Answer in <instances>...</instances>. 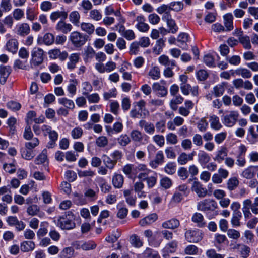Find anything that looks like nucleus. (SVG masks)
Segmentation results:
<instances>
[{"label": "nucleus", "mask_w": 258, "mask_h": 258, "mask_svg": "<svg viewBox=\"0 0 258 258\" xmlns=\"http://www.w3.org/2000/svg\"><path fill=\"white\" fill-rule=\"evenodd\" d=\"M74 219L75 216L74 214L72 212H69L67 215H63L57 219V225L62 229H72L76 226Z\"/></svg>", "instance_id": "1"}, {"label": "nucleus", "mask_w": 258, "mask_h": 258, "mask_svg": "<svg viewBox=\"0 0 258 258\" xmlns=\"http://www.w3.org/2000/svg\"><path fill=\"white\" fill-rule=\"evenodd\" d=\"M239 116V113L237 111H226L222 115L221 120L223 124L225 126L232 127L236 124L238 120Z\"/></svg>", "instance_id": "2"}, {"label": "nucleus", "mask_w": 258, "mask_h": 258, "mask_svg": "<svg viewBox=\"0 0 258 258\" xmlns=\"http://www.w3.org/2000/svg\"><path fill=\"white\" fill-rule=\"evenodd\" d=\"M87 37V35L78 31H73L70 34L69 40L74 47L80 48L85 44Z\"/></svg>", "instance_id": "3"}, {"label": "nucleus", "mask_w": 258, "mask_h": 258, "mask_svg": "<svg viewBox=\"0 0 258 258\" xmlns=\"http://www.w3.org/2000/svg\"><path fill=\"white\" fill-rule=\"evenodd\" d=\"M218 207L217 203L212 199H205L197 204V209L203 212L213 211L217 209Z\"/></svg>", "instance_id": "4"}, {"label": "nucleus", "mask_w": 258, "mask_h": 258, "mask_svg": "<svg viewBox=\"0 0 258 258\" xmlns=\"http://www.w3.org/2000/svg\"><path fill=\"white\" fill-rule=\"evenodd\" d=\"M185 239L190 243H197L203 237V233L199 229H190L186 231Z\"/></svg>", "instance_id": "5"}, {"label": "nucleus", "mask_w": 258, "mask_h": 258, "mask_svg": "<svg viewBox=\"0 0 258 258\" xmlns=\"http://www.w3.org/2000/svg\"><path fill=\"white\" fill-rule=\"evenodd\" d=\"M31 66H39L43 61V50L39 48H34L31 52Z\"/></svg>", "instance_id": "6"}, {"label": "nucleus", "mask_w": 258, "mask_h": 258, "mask_svg": "<svg viewBox=\"0 0 258 258\" xmlns=\"http://www.w3.org/2000/svg\"><path fill=\"white\" fill-rule=\"evenodd\" d=\"M187 186L186 184L179 185L176 189V191L173 196V200L176 203L181 201L184 197H186L188 194Z\"/></svg>", "instance_id": "7"}, {"label": "nucleus", "mask_w": 258, "mask_h": 258, "mask_svg": "<svg viewBox=\"0 0 258 258\" xmlns=\"http://www.w3.org/2000/svg\"><path fill=\"white\" fill-rule=\"evenodd\" d=\"M191 189L193 192H195L199 198H204L208 194L207 189L198 181H195L193 182Z\"/></svg>", "instance_id": "8"}, {"label": "nucleus", "mask_w": 258, "mask_h": 258, "mask_svg": "<svg viewBox=\"0 0 258 258\" xmlns=\"http://www.w3.org/2000/svg\"><path fill=\"white\" fill-rule=\"evenodd\" d=\"M64 20L58 21L56 25L55 29L58 32L66 34L72 31L73 26L72 24L67 23Z\"/></svg>", "instance_id": "9"}, {"label": "nucleus", "mask_w": 258, "mask_h": 258, "mask_svg": "<svg viewBox=\"0 0 258 258\" xmlns=\"http://www.w3.org/2000/svg\"><path fill=\"white\" fill-rule=\"evenodd\" d=\"M48 55L50 58L56 59L59 58L63 61L67 59L68 54L66 51L61 52L59 49H54L49 50Z\"/></svg>", "instance_id": "10"}, {"label": "nucleus", "mask_w": 258, "mask_h": 258, "mask_svg": "<svg viewBox=\"0 0 258 258\" xmlns=\"http://www.w3.org/2000/svg\"><path fill=\"white\" fill-rule=\"evenodd\" d=\"M55 41V37L52 33H46L41 37H39L37 39L38 44L44 43L45 45L49 46L54 43Z\"/></svg>", "instance_id": "11"}, {"label": "nucleus", "mask_w": 258, "mask_h": 258, "mask_svg": "<svg viewBox=\"0 0 258 258\" xmlns=\"http://www.w3.org/2000/svg\"><path fill=\"white\" fill-rule=\"evenodd\" d=\"M139 125L148 134L153 135L155 133V125L151 122H147L145 120H141L139 122Z\"/></svg>", "instance_id": "12"}, {"label": "nucleus", "mask_w": 258, "mask_h": 258, "mask_svg": "<svg viewBox=\"0 0 258 258\" xmlns=\"http://www.w3.org/2000/svg\"><path fill=\"white\" fill-rule=\"evenodd\" d=\"M158 219V215L156 213H152L140 220L139 224L145 227L153 223Z\"/></svg>", "instance_id": "13"}, {"label": "nucleus", "mask_w": 258, "mask_h": 258, "mask_svg": "<svg viewBox=\"0 0 258 258\" xmlns=\"http://www.w3.org/2000/svg\"><path fill=\"white\" fill-rule=\"evenodd\" d=\"M30 32V26L26 23H21L17 26L16 33L18 35L24 37L28 35Z\"/></svg>", "instance_id": "14"}, {"label": "nucleus", "mask_w": 258, "mask_h": 258, "mask_svg": "<svg viewBox=\"0 0 258 258\" xmlns=\"http://www.w3.org/2000/svg\"><path fill=\"white\" fill-rule=\"evenodd\" d=\"M228 154V150L225 147H221L220 149L217 151L215 156L213 158L214 160L218 163H221L225 160Z\"/></svg>", "instance_id": "15"}, {"label": "nucleus", "mask_w": 258, "mask_h": 258, "mask_svg": "<svg viewBox=\"0 0 258 258\" xmlns=\"http://www.w3.org/2000/svg\"><path fill=\"white\" fill-rule=\"evenodd\" d=\"M209 122L211 128L214 130L219 131L223 127L222 124L220 122L219 117L216 115H210Z\"/></svg>", "instance_id": "16"}, {"label": "nucleus", "mask_w": 258, "mask_h": 258, "mask_svg": "<svg viewBox=\"0 0 258 258\" xmlns=\"http://www.w3.org/2000/svg\"><path fill=\"white\" fill-rule=\"evenodd\" d=\"M137 24L136 28L141 32H145L149 30V26L145 22V19L143 16H138L136 17Z\"/></svg>", "instance_id": "17"}, {"label": "nucleus", "mask_w": 258, "mask_h": 258, "mask_svg": "<svg viewBox=\"0 0 258 258\" xmlns=\"http://www.w3.org/2000/svg\"><path fill=\"white\" fill-rule=\"evenodd\" d=\"M11 72V69L9 66H0V83L4 84L7 81Z\"/></svg>", "instance_id": "18"}, {"label": "nucleus", "mask_w": 258, "mask_h": 258, "mask_svg": "<svg viewBox=\"0 0 258 258\" xmlns=\"http://www.w3.org/2000/svg\"><path fill=\"white\" fill-rule=\"evenodd\" d=\"M180 225L179 221L176 218H172L162 223V227L164 229H175Z\"/></svg>", "instance_id": "19"}, {"label": "nucleus", "mask_w": 258, "mask_h": 258, "mask_svg": "<svg viewBox=\"0 0 258 258\" xmlns=\"http://www.w3.org/2000/svg\"><path fill=\"white\" fill-rule=\"evenodd\" d=\"M211 160L209 155L204 151L200 150L198 154V161L201 166H205Z\"/></svg>", "instance_id": "20"}, {"label": "nucleus", "mask_w": 258, "mask_h": 258, "mask_svg": "<svg viewBox=\"0 0 258 258\" xmlns=\"http://www.w3.org/2000/svg\"><path fill=\"white\" fill-rule=\"evenodd\" d=\"M124 177L122 175L115 173L112 179V183L116 188H120L123 186Z\"/></svg>", "instance_id": "21"}, {"label": "nucleus", "mask_w": 258, "mask_h": 258, "mask_svg": "<svg viewBox=\"0 0 258 258\" xmlns=\"http://www.w3.org/2000/svg\"><path fill=\"white\" fill-rule=\"evenodd\" d=\"M21 154L22 157L27 160H31L36 155L35 150L25 147L21 149Z\"/></svg>", "instance_id": "22"}, {"label": "nucleus", "mask_w": 258, "mask_h": 258, "mask_svg": "<svg viewBox=\"0 0 258 258\" xmlns=\"http://www.w3.org/2000/svg\"><path fill=\"white\" fill-rule=\"evenodd\" d=\"M224 24L226 31H231L234 28L233 17L231 13H227L224 15Z\"/></svg>", "instance_id": "23"}, {"label": "nucleus", "mask_w": 258, "mask_h": 258, "mask_svg": "<svg viewBox=\"0 0 258 258\" xmlns=\"http://www.w3.org/2000/svg\"><path fill=\"white\" fill-rule=\"evenodd\" d=\"M80 59V54L79 53H74L70 55L69 57V61L67 63V68L70 70H72L75 68L77 63Z\"/></svg>", "instance_id": "24"}, {"label": "nucleus", "mask_w": 258, "mask_h": 258, "mask_svg": "<svg viewBox=\"0 0 258 258\" xmlns=\"http://www.w3.org/2000/svg\"><path fill=\"white\" fill-rule=\"evenodd\" d=\"M191 220L193 222L197 224L198 227L202 228L205 226L206 222L202 214L200 213H195L192 216Z\"/></svg>", "instance_id": "25"}, {"label": "nucleus", "mask_w": 258, "mask_h": 258, "mask_svg": "<svg viewBox=\"0 0 258 258\" xmlns=\"http://www.w3.org/2000/svg\"><path fill=\"white\" fill-rule=\"evenodd\" d=\"M144 136L146 137V135H143L141 132L138 130H133L130 133L131 140L132 139L134 142L140 144H144L143 143Z\"/></svg>", "instance_id": "26"}, {"label": "nucleus", "mask_w": 258, "mask_h": 258, "mask_svg": "<svg viewBox=\"0 0 258 258\" xmlns=\"http://www.w3.org/2000/svg\"><path fill=\"white\" fill-rule=\"evenodd\" d=\"M230 72L233 76H234V74H236L237 75L241 76L244 78L248 79L252 76L251 72L245 68H239L235 71L231 70Z\"/></svg>", "instance_id": "27"}, {"label": "nucleus", "mask_w": 258, "mask_h": 258, "mask_svg": "<svg viewBox=\"0 0 258 258\" xmlns=\"http://www.w3.org/2000/svg\"><path fill=\"white\" fill-rule=\"evenodd\" d=\"M68 17V13L64 11H56L53 12L50 15V19L52 22L56 21L60 18L61 20H66Z\"/></svg>", "instance_id": "28"}, {"label": "nucleus", "mask_w": 258, "mask_h": 258, "mask_svg": "<svg viewBox=\"0 0 258 258\" xmlns=\"http://www.w3.org/2000/svg\"><path fill=\"white\" fill-rule=\"evenodd\" d=\"M152 89L154 91L157 92L158 95L160 97H164L167 94V89L159 83H154L152 85Z\"/></svg>", "instance_id": "29"}, {"label": "nucleus", "mask_w": 258, "mask_h": 258, "mask_svg": "<svg viewBox=\"0 0 258 258\" xmlns=\"http://www.w3.org/2000/svg\"><path fill=\"white\" fill-rule=\"evenodd\" d=\"M35 243L32 241H24L21 243L20 248L22 251L28 252L34 249Z\"/></svg>", "instance_id": "30"}, {"label": "nucleus", "mask_w": 258, "mask_h": 258, "mask_svg": "<svg viewBox=\"0 0 258 258\" xmlns=\"http://www.w3.org/2000/svg\"><path fill=\"white\" fill-rule=\"evenodd\" d=\"M80 15L77 11H74L70 13L69 16V18L70 22L74 26L79 27L80 24Z\"/></svg>", "instance_id": "31"}, {"label": "nucleus", "mask_w": 258, "mask_h": 258, "mask_svg": "<svg viewBox=\"0 0 258 258\" xmlns=\"http://www.w3.org/2000/svg\"><path fill=\"white\" fill-rule=\"evenodd\" d=\"M81 29L89 35L92 34L95 31V26L91 23L82 22L80 24Z\"/></svg>", "instance_id": "32"}, {"label": "nucleus", "mask_w": 258, "mask_h": 258, "mask_svg": "<svg viewBox=\"0 0 258 258\" xmlns=\"http://www.w3.org/2000/svg\"><path fill=\"white\" fill-rule=\"evenodd\" d=\"M74 249L72 247L63 248L59 254V258H72L74 256Z\"/></svg>", "instance_id": "33"}, {"label": "nucleus", "mask_w": 258, "mask_h": 258, "mask_svg": "<svg viewBox=\"0 0 258 258\" xmlns=\"http://www.w3.org/2000/svg\"><path fill=\"white\" fill-rule=\"evenodd\" d=\"M18 43L16 39H10L6 44V47L8 51L15 53L18 50Z\"/></svg>", "instance_id": "34"}, {"label": "nucleus", "mask_w": 258, "mask_h": 258, "mask_svg": "<svg viewBox=\"0 0 258 258\" xmlns=\"http://www.w3.org/2000/svg\"><path fill=\"white\" fill-rule=\"evenodd\" d=\"M254 168L255 167L252 166L245 168L241 173L242 177L248 179H252L255 176Z\"/></svg>", "instance_id": "35"}, {"label": "nucleus", "mask_w": 258, "mask_h": 258, "mask_svg": "<svg viewBox=\"0 0 258 258\" xmlns=\"http://www.w3.org/2000/svg\"><path fill=\"white\" fill-rule=\"evenodd\" d=\"M102 159L103 162L107 168L110 170H112L114 168L116 164L110 157L104 154L102 156Z\"/></svg>", "instance_id": "36"}, {"label": "nucleus", "mask_w": 258, "mask_h": 258, "mask_svg": "<svg viewBox=\"0 0 258 258\" xmlns=\"http://www.w3.org/2000/svg\"><path fill=\"white\" fill-rule=\"evenodd\" d=\"M148 74L153 80H158L161 76L160 70L158 66H154L150 69Z\"/></svg>", "instance_id": "37"}, {"label": "nucleus", "mask_w": 258, "mask_h": 258, "mask_svg": "<svg viewBox=\"0 0 258 258\" xmlns=\"http://www.w3.org/2000/svg\"><path fill=\"white\" fill-rule=\"evenodd\" d=\"M159 63L165 66H175V61L174 60H170L169 57L165 55H162L158 58Z\"/></svg>", "instance_id": "38"}, {"label": "nucleus", "mask_w": 258, "mask_h": 258, "mask_svg": "<svg viewBox=\"0 0 258 258\" xmlns=\"http://www.w3.org/2000/svg\"><path fill=\"white\" fill-rule=\"evenodd\" d=\"M134 107L137 108L139 110L143 113L144 116H148L149 115V111L146 109V102L143 100H141L138 102L134 103Z\"/></svg>", "instance_id": "39"}, {"label": "nucleus", "mask_w": 258, "mask_h": 258, "mask_svg": "<svg viewBox=\"0 0 258 258\" xmlns=\"http://www.w3.org/2000/svg\"><path fill=\"white\" fill-rule=\"evenodd\" d=\"M239 181L237 177H233L229 178L227 182V189L230 191L235 189L238 186Z\"/></svg>", "instance_id": "40"}, {"label": "nucleus", "mask_w": 258, "mask_h": 258, "mask_svg": "<svg viewBox=\"0 0 258 258\" xmlns=\"http://www.w3.org/2000/svg\"><path fill=\"white\" fill-rule=\"evenodd\" d=\"M98 179L101 191L104 194L109 192L111 189V186L107 183L104 178L100 177Z\"/></svg>", "instance_id": "41"}, {"label": "nucleus", "mask_w": 258, "mask_h": 258, "mask_svg": "<svg viewBox=\"0 0 258 258\" xmlns=\"http://www.w3.org/2000/svg\"><path fill=\"white\" fill-rule=\"evenodd\" d=\"M74 202L77 205H83L86 204V200L85 196L82 194L74 192L73 194Z\"/></svg>", "instance_id": "42"}, {"label": "nucleus", "mask_w": 258, "mask_h": 258, "mask_svg": "<svg viewBox=\"0 0 258 258\" xmlns=\"http://www.w3.org/2000/svg\"><path fill=\"white\" fill-rule=\"evenodd\" d=\"M131 142L130 137L125 134H121L117 138V142L121 146L125 147Z\"/></svg>", "instance_id": "43"}, {"label": "nucleus", "mask_w": 258, "mask_h": 258, "mask_svg": "<svg viewBox=\"0 0 258 258\" xmlns=\"http://www.w3.org/2000/svg\"><path fill=\"white\" fill-rule=\"evenodd\" d=\"M183 98L181 95L176 96L170 102L171 108L175 111L177 109V104H181L183 101Z\"/></svg>", "instance_id": "44"}, {"label": "nucleus", "mask_w": 258, "mask_h": 258, "mask_svg": "<svg viewBox=\"0 0 258 258\" xmlns=\"http://www.w3.org/2000/svg\"><path fill=\"white\" fill-rule=\"evenodd\" d=\"M130 242L133 246L136 248H140L143 244L142 240L136 234H133L131 236Z\"/></svg>", "instance_id": "45"}, {"label": "nucleus", "mask_w": 258, "mask_h": 258, "mask_svg": "<svg viewBox=\"0 0 258 258\" xmlns=\"http://www.w3.org/2000/svg\"><path fill=\"white\" fill-rule=\"evenodd\" d=\"M242 217V214L240 211L234 213L231 218V223L233 227H238L240 225V220Z\"/></svg>", "instance_id": "46"}, {"label": "nucleus", "mask_w": 258, "mask_h": 258, "mask_svg": "<svg viewBox=\"0 0 258 258\" xmlns=\"http://www.w3.org/2000/svg\"><path fill=\"white\" fill-rule=\"evenodd\" d=\"M239 42L242 45L244 48L250 49L251 48L250 38L247 35H243L239 39Z\"/></svg>", "instance_id": "47"}, {"label": "nucleus", "mask_w": 258, "mask_h": 258, "mask_svg": "<svg viewBox=\"0 0 258 258\" xmlns=\"http://www.w3.org/2000/svg\"><path fill=\"white\" fill-rule=\"evenodd\" d=\"M188 35L185 33H180L177 38L178 42L180 43L178 45L183 49H186V42L188 41Z\"/></svg>", "instance_id": "48"}, {"label": "nucleus", "mask_w": 258, "mask_h": 258, "mask_svg": "<svg viewBox=\"0 0 258 258\" xmlns=\"http://www.w3.org/2000/svg\"><path fill=\"white\" fill-rule=\"evenodd\" d=\"M47 160V151L44 149L41 154H40L35 159V163L36 164H41L44 163Z\"/></svg>", "instance_id": "49"}, {"label": "nucleus", "mask_w": 258, "mask_h": 258, "mask_svg": "<svg viewBox=\"0 0 258 258\" xmlns=\"http://www.w3.org/2000/svg\"><path fill=\"white\" fill-rule=\"evenodd\" d=\"M225 91V83H223L215 86L213 88V93L216 97L222 96Z\"/></svg>", "instance_id": "50"}, {"label": "nucleus", "mask_w": 258, "mask_h": 258, "mask_svg": "<svg viewBox=\"0 0 258 258\" xmlns=\"http://www.w3.org/2000/svg\"><path fill=\"white\" fill-rule=\"evenodd\" d=\"M89 17L94 21H99L102 19V15L98 10L93 9L90 11Z\"/></svg>", "instance_id": "51"}, {"label": "nucleus", "mask_w": 258, "mask_h": 258, "mask_svg": "<svg viewBox=\"0 0 258 258\" xmlns=\"http://www.w3.org/2000/svg\"><path fill=\"white\" fill-rule=\"evenodd\" d=\"M176 164L174 162H169L164 167V170L168 174L173 175L176 172Z\"/></svg>", "instance_id": "52"}, {"label": "nucleus", "mask_w": 258, "mask_h": 258, "mask_svg": "<svg viewBox=\"0 0 258 258\" xmlns=\"http://www.w3.org/2000/svg\"><path fill=\"white\" fill-rule=\"evenodd\" d=\"M143 254L146 258H160V255L157 251L150 248H147L144 252Z\"/></svg>", "instance_id": "53"}, {"label": "nucleus", "mask_w": 258, "mask_h": 258, "mask_svg": "<svg viewBox=\"0 0 258 258\" xmlns=\"http://www.w3.org/2000/svg\"><path fill=\"white\" fill-rule=\"evenodd\" d=\"M184 253L186 255H196L199 251V248L195 245H189L184 249Z\"/></svg>", "instance_id": "54"}, {"label": "nucleus", "mask_w": 258, "mask_h": 258, "mask_svg": "<svg viewBox=\"0 0 258 258\" xmlns=\"http://www.w3.org/2000/svg\"><path fill=\"white\" fill-rule=\"evenodd\" d=\"M58 102L60 104L63 105L67 108L73 109L75 107L74 102L67 98H60L59 99Z\"/></svg>", "instance_id": "55"}, {"label": "nucleus", "mask_w": 258, "mask_h": 258, "mask_svg": "<svg viewBox=\"0 0 258 258\" xmlns=\"http://www.w3.org/2000/svg\"><path fill=\"white\" fill-rule=\"evenodd\" d=\"M177 247V242L175 240H173L166 244L164 248V250L167 253H173L175 252Z\"/></svg>", "instance_id": "56"}, {"label": "nucleus", "mask_w": 258, "mask_h": 258, "mask_svg": "<svg viewBox=\"0 0 258 258\" xmlns=\"http://www.w3.org/2000/svg\"><path fill=\"white\" fill-rule=\"evenodd\" d=\"M227 136L226 132H222L216 134L214 136V141L217 144H220L226 139Z\"/></svg>", "instance_id": "57"}, {"label": "nucleus", "mask_w": 258, "mask_h": 258, "mask_svg": "<svg viewBox=\"0 0 258 258\" xmlns=\"http://www.w3.org/2000/svg\"><path fill=\"white\" fill-rule=\"evenodd\" d=\"M25 143V147L34 150L39 144V140L37 138H33Z\"/></svg>", "instance_id": "58"}, {"label": "nucleus", "mask_w": 258, "mask_h": 258, "mask_svg": "<svg viewBox=\"0 0 258 258\" xmlns=\"http://www.w3.org/2000/svg\"><path fill=\"white\" fill-rule=\"evenodd\" d=\"M197 125L200 132H205L208 128V123L205 118H202L197 122Z\"/></svg>", "instance_id": "59"}, {"label": "nucleus", "mask_w": 258, "mask_h": 258, "mask_svg": "<svg viewBox=\"0 0 258 258\" xmlns=\"http://www.w3.org/2000/svg\"><path fill=\"white\" fill-rule=\"evenodd\" d=\"M95 143L99 147H105L108 145V140L105 136H100L96 139Z\"/></svg>", "instance_id": "60"}, {"label": "nucleus", "mask_w": 258, "mask_h": 258, "mask_svg": "<svg viewBox=\"0 0 258 258\" xmlns=\"http://www.w3.org/2000/svg\"><path fill=\"white\" fill-rule=\"evenodd\" d=\"M166 141L167 143L175 145L178 143V137L177 136L172 133L168 134L166 136Z\"/></svg>", "instance_id": "61"}, {"label": "nucleus", "mask_w": 258, "mask_h": 258, "mask_svg": "<svg viewBox=\"0 0 258 258\" xmlns=\"http://www.w3.org/2000/svg\"><path fill=\"white\" fill-rule=\"evenodd\" d=\"M152 139L153 141L160 147H163L165 144V139L163 135H155Z\"/></svg>", "instance_id": "62"}, {"label": "nucleus", "mask_w": 258, "mask_h": 258, "mask_svg": "<svg viewBox=\"0 0 258 258\" xmlns=\"http://www.w3.org/2000/svg\"><path fill=\"white\" fill-rule=\"evenodd\" d=\"M82 94L85 96L89 94L92 92L93 88L90 83L88 82H85L82 83Z\"/></svg>", "instance_id": "63"}, {"label": "nucleus", "mask_w": 258, "mask_h": 258, "mask_svg": "<svg viewBox=\"0 0 258 258\" xmlns=\"http://www.w3.org/2000/svg\"><path fill=\"white\" fill-rule=\"evenodd\" d=\"M206 255L208 258H224V256L217 253L215 250L210 249L206 251Z\"/></svg>", "instance_id": "64"}]
</instances>
